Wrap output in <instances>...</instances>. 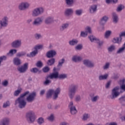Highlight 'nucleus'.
I'll list each match as a JSON object with an SVG mask.
<instances>
[{
  "instance_id": "38",
  "label": "nucleus",
  "mask_w": 125,
  "mask_h": 125,
  "mask_svg": "<svg viewBox=\"0 0 125 125\" xmlns=\"http://www.w3.org/2000/svg\"><path fill=\"white\" fill-rule=\"evenodd\" d=\"M125 50V46L123 45V46L119 48L118 50L117 51V54H120V53H122V52H124Z\"/></svg>"
},
{
  "instance_id": "52",
  "label": "nucleus",
  "mask_w": 125,
  "mask_h": 125,
  "mask_svg": "<svg viewBox=\"0 0 125 125\" xmlns=\"http://www.w3.org/2000/svg\"><path fill=\"white\" fill-rule=\"evenodd\" d=\"M75 100L76 102H80L81 100H82V98H81V96L80 95H78L76 96Z\"/></svg>"
},
{
  "instance_id": "32",
  "label": "nucleus",
  "mask_w": 125,
  "mask_h": 125,
  "mask_svg": "<svg viewBox=\"0 0 125 125\" xmlns=\"http://www.w3.org/2000/svg\"><path fill=\"white\" fill-rule=\"evenodd\" d=\"M89 118H90V115L88 113H84L83 114L82 120L83 121H87Z\"/></svg>"
},
{
  "instance_id": "63",
  "label": "nucleus",
  "mask_w": 125,
  "mask_h": 125,
  "mask_svg": "<svg viewBox=\"0 0 125 125\" xmlns=\"http://www.w3.org/2000/svg\"><path fill=\"white\" fill-rule=\"evenodd\" d=\"M98 29L99 31H103L105 28L104 27V25H100V26L98 27Z\"/></svg>"
},
{
  "instance_id": "29",
  "label": "nucleus",
  "mask_w": 125,
  "mask_h": 125,
  "mask_svg": "<svg viewBox=\"0 0 125 125\" xmlns=\"http://www.w3.org/2000/svg\"><path fill=\"white\" fill-rule=\"evenodd\" d=\"M30 72L33 73V74H37V73L41 74L42 73V70H40L37 67H34L30 69Z\"/></svg>"
},
{
  "instance_id": "27",
  "label": "nucleus",
  "mask_w": 125,
  "mask_h": 125,
  "mask_svg": "<svg viewBox=\"0 0 125 125\" xmlns=\"http://www.w3.org/2000/svg\"><path fill=\"white\" fill-rule=\"evenodd\" d=\"M118 100L122 106H125V95L119 98Z\"/></svg>"
},
{
  "instance_id": "59",
  "label": "nucleus",
  "mask_w": 125,
  "mask_h": 125,
  "mask_svg": "<svg viewBox=\"0 0 125 125\" xmlns=\"http://www.w3.org/2000/svg\"><path fill=\"white\" fill-rule=\"evenodd\" d=\"M125 79H123V80H121L118 82V83L120 84V85H123L125 84Z\"/></svg>"
},
{
  "instance_id": "16",
  "label": "nucleus",
  "mask_w": 125,
  "mask_h": 125,
  "mask_svg": "<svg viewBox=\"0 0 125 125\" xmlns=\"http://www.w3.org/2000/svg\"><path fill=\"white\" fill-rule=\"evenodd\" d=\"M28 65H29L28 63H24L23 65L18 68V70L20 73H25L28 69Z\"/></svg>"
},
{
  "instance_id": "33",
  "label": "nucleus",
  "mask_w": 125,
  "mask_h": 125,
  "mask_svg": "<svg viewBox=\"0 0 125 125\" xmlns=\"http://www.w3.org/2000/svg\"><path fill=\"white\" fill-rule=\"evenodd\" d=\"M75 14L77 16H81L83 14V9H77L75 11Z\"/></svg>"
},
{
  "instance_id": "24",
  "label": "nucleus",
  "mask_w": 125,
  "mask_h": 125,
  "mask_svg": "<svg viewBox=\"0 0 125 125\" xmlns=\"http://www.w3.org/2000/svg\"><path fill=\"white\" fill-rule=\"evenodd\" d=\"M46 64L48 66H52L55 64V58H52L49 59L47 62Z\"/></svg>"
},
{
  "instance_id": "21",
  "label": "nucleus",
  "mask_w": 125,
  "mask_h": 125,
  "mask_svg": "<svg viewBox=\"0 0 125 125\" xmlns=\"http://www.w3.org/2000/svg\"><path fill=\"white\" fill-rule=\"evenodd\" d=\"M8 20L9 18L7 16H4L1 20V22H2L5 28H6L8 26Z\"/></svg>"
},
{
  "instance_id": "6",
  "label": "nucleus",
  "mask_w": 125,
  "mask_h": 125,
  "mask_svg": "<svg viewBox=\"0 0 125 125\" xmlns=\"http://www.w3.org/2000/svg\"><path fill=\"white\" fill-rule=\"evenodd\" d=\"M89 40H90L91 42H93L94 41L96 42V43L98 44V48H101V46L103 45V43H104V42H103V41L100 40V39L97 38L95 37V36H94L93 35H91L88 37Z\"/></svg>"
},
{
  "instance_id": "12",
  "label": "nucleus",
  "mask_w": 125,
  "mask_h": 125,
  "mask_svg": "<svg viewBox=\"0 0 125 125\" xmlns=\"http://www.w3.org/2000/svg\"><path fill=\"white\" fill-rule=\"evenodd\" d=\"M68 107L70 109V113L71 115H76L78 113V110L76 108V106L74 105V103L70 102L68 105Z\"/></svg>"
},
{
  "instance_id": "13",
  "label": "nucleus",
  "mask_w": 125,
  "mask_h": 125,
  "mask_svg": "<svg viewBox=\"0 0 125 125\" xmlns=\"http://www.w3.org/2000/svg\"><path fill=\"white\" fill-rule=\"evenodd\" d=\"M22 45V41L21 40H16L11 43V46L14 48H19Z\"/></svg>"
},
{
  "instance_id": "44",
  "label": "nucleus",
  "mask_w": 125,
  "mask_h": 125,
  "mask_svg": "<svg viewBox=\"0 0 125 125\" xmlns=\"http://www.w3.org/2000/svg\"><path fill=\"white\" fill-rule=\"evenodd\" d=\"M60 80H64V79H67V74H59V78Z\"/></svg>"
},
{
  "instance_id": "23",
  "label": "nucleus",
  "mask_w": 125,
  "mask_h": 125,
  "mask_svg": "<svg viewBox=\"0 0 125 125\" xmlns=\"http://www.w3.org/2000/svg\"><path fill=\"white\" fill-rule=\"evenodd\" d=\"M112 19L113 22V23H115V24H117V23H118L119 21V17L115 12L112 13Z\"/></svg>"
},
{
  "instance_id": "46",
  "label": "nucleus",
  "mask_w": 125,
  "mask_h": 125,
  "mask_svg": "<svg viewBox=\"0 0 125 125\" xmlns=\"http://www.w3.org/2000/svg\"><path fill=\"white\" fill-rule=\"evenodd\" d=\"M43 73H48L49 71H50V68L48 66H45L42 69Z\"/></svg>"
},
{
  "instance_id": "48",
  "label": "nucleus",
  "mask_w": 125,
  "mask_h": 125,
  "mask_svg": "<svg viewBox=\"0 0 125 125\" xmlns=\"http://www.w3.org/2000/svg\"><path fill=\"white\" fill-rule=\"evenodd\" d=\"M80 36L83 38H85L87 37V31H85V32L81 31Z\"/></svg>"
},
{
  "instance_id": "49",
  "label": "nucleus",
  "mask_w": 125,
  "mask_h": 125,
  "mask_svg": "<svg viewBox=\"0 0 125 125\" xmlns=\"http://www.w3.org/2000/svg\"><path fill=\"white\" fill-rule=\"evenodd\" d=\"M76 50H82L83 49V44H79L75 47Z\"/></svg>"
},
{
  "instance_id": "28",
  "label": "nucleus",
  "mask_w": 125,
  "mask_h": 125,
  "mask_svg": "<svg viewBox=\"0 0 125 125\" xmlns=\"http://www.w3.org/2000/svg\"><path fill=\"white\" fill-rule=\"evenodd\" d=\"M8 123H9V119L5 118L1 121L0 125H8Z\"/></svg>"
},
{
  "instance_id": "51",
  "label": "nucleus",
  "mask_w": 125,
  "mask_h": 125,
  "mask_svg": "<svg viewBox=\"0 0 125 125\" xmlns=\"http://www.w3.org/2000/svg\"><path fill=\"white\" fill-rule=\"evenodd\" d=\"M36 66L38 68H42V61H39L36 63Z\"/></svg>"
},
{
  "instance_id": "60",
  "label": "nucleus",
  "mask_w": 125,
  "mask_h": 125,
  "mask_svg": "<svg viewBox=\"0 0 125 125\" xmlns=\"http://www.w3.org/2000/svg\"><path fill=\"white\" fill-rule=\"evenodd\" d=\"M2 85L3 86H7L8 85V81L5 80L2 83Z\"/></svg>"
},
{
  "instance_id": "61",
  "label": "nucleus",
  "mask_w": 125,
  "mask_h": 125,
  "mask_svg": "<svg viewBox=\"0 0 125 125\" xmlns=\"http://www.w3.org/2000/svg\"><path fill=\"white\" fill-rule=\"evenodd\" d=\"M109 19V18L106 16H104L102 17L101 20H103V21H104V22H107L108 21V20Z\"/></svg>"
},
{
  "instance_id": "39",
  "label": "nucleus",
  "mask_w": 125,
  "mask_h": 125,
  "mask_svg": "<svg viewBox=\"0 0 125 125\" xmlns=\"http://www.w3.org/2000/svg\"><path fill=\"white\" fill-rule=\"evenodd\" d=\"M42 48H43V45H37L35 46L34 50H36V51H38V50H39V49H42Z\"/></svg>"
},
{
  "instance_id": "2",
  "label": "nucleus",
  "mask_w": 125,
  "mask_h": 125,
  "mask_svg": "<svg viewBox=\"0 0 125 125\" xmlns=\"http://www.w3.org/2000/svg\"><path fill=\"white\" fill-rule=\"evenodd\" d=\"M61 92V90L60 88H57L55 90L52 89H49L47 91L46 95V98L47 99H49L51 98V97L53 95V100H57L58 98V95L60 94V92Z\"/></svg>"
},
{
  "instance_id": "7",
  "label": "nucleus",
  "mask_w": 125,
  "mask_h": 125,
  "mask_svg": "<svg viewBox=\"0 0 125 125\" xmlns=\"http://www.w3.org/2000/svg\"><path fill=\"white\" fill-rule=\"evenodd\" d=\"M123 37H125V32H121L119 34V37L114 38L111 42L113 43L121 44V43H122V42H123Z\"/></svg>"
},
{
  "instance_id": "22",
  "label": "nucleus",
  "mask_w": 125,
  "mask_h": 125,
  "mask_svg": "<svg viewBox=\"0 0 125 125\" xmlns=\"http://www.w3.org/2000/svg\"><path fill=\"white\" fill-rule=\"evenodd\" d=\"M54 21V20L52 17H47L45 19L44 23L47 25H49V24H51Z\"/></svg>"
},
{
  "instance_id": "30",
  "label": "nucleus",
  "mask_w": 125,
  "mask_h": 125,
  "mask_svg": "<svg viewBox=\"0 0 125 125\" xmlns=\"http://www.w3.org/2000/svg\"><path fill=\"white\" fill-rule=\"evenodd\" d=\"M13 62L14 65H16V66H19V65H21V60H20L18 58H15L14 59Z\"/></svg>"
},
{
  "instance_id": "8",
  "label": "nucleus",
  "mask_w": 125,
  "mask_h": 125,
  "mask_svg": "<svg viewBox=\"0 0 125 125\" xmlns=\"http://www.w3.org/2000/svg\"><path fill=\"white\" fill-rule=\"evenodd\" d=\"M119 89H120V86H117L112 90L111 95L110 96L111 99H115L120 95Z\"/></svg>"
},
{
  "instance_id": "53",
  "label": "nucleus",
  "mask_w": 125,
  "mask_h": 125,
  "mask_svg": "<svg viewBox=\"0 0 125 125\" xmlns=\"http://www.w3.org/2000/svg\"><path fill=\"white\" fill-rule=\"evenodd\" d=\"M35 38L36 40H40V39L42 38L41 34L36 33L35 35Z\"/></svg>"
},
{
  "instance_id": "40",
  "label": "nucleus",
  "mask_w": 125,
  "mask_h": 125,
  "mask_svg": "<svg viewBox=\"0 0 125 125\" xmlns=\"http://www.w3.org/2000/svg\"><path fill=\"white\" fill-rule=\"evenodd\" d=\"M22 91V89H20L19 90H16L14 92V96L17 97L19 96V94L21 93V91Z\"/></svg>"
},
{
  "instance_id": "37",
  "label": "nucleus",
  "mask_w": 125,
  "mask_h": 125,
  "mask_svg": "<svg viewBox=\"0 0 125 125\" xmlns=\"http://www.w3.org/2000/svg\"><path fill=\"white\" fill-rule=\"evenodd\" d=\"M44 123V119L42 117H40L37 120L38 125H41Z\"/></svg>"
},
{
  "instance_id": "25",
  "label": "nucleus",
  "mask_w": 125,
  "mask_h": 125,
  "mask_svg": "<svg viewBox=\"0 0 125 125\" xmlns=\"http://www.w3.org/2000/svg\"><path fill=\"white\" fill-rule=\"evenodd\" d=\"M69 27V23H63L62 26H61L60 28V30L61 32H63V31H64V30H66V29H68Z\"/></svg>"
},
{
  "instance_id": "14",
  "label": "nucleus",
  "mask_w": 125,
  "mask_h": 125,
  "mask_svg": "<svg viewBox=\"0 0 125 125\" xmlns=\"http://www.w3.org/2000/svg\"><path fill=\"white\" fill-rule=\"evenodd\" d=\"M29 6L30 4L28 2H22L20 4L19 9L20 10H26L29 8Z\"/></svg>"
},
{
  "instance_id": "34",
  "label": "nucleus",
  "mask_w": 125,
  "mask_h": 125,
  "mask_svg": "<svg viewBox=\"0 0 125 125\" xmlns=\"http://www.w3.org/2000/svg\"><path fill=\"white\" fill-rule=\"evenodd\" d=\"M124 8H125V6L123 4H120L116 8V11L117 12H121L122 10H123Z\"/></svg>"
},
{
  "instance_id": "17",
  "label": "nucleus",
  "mask_w": 125,
  "mask_h": 125,
  "mask_svg": "<svg viewBox=\"0 0 125 125\" xmlns=\"http://www.w3.org/2000/svg\"><path fill=\"white\" fill-rule=\"evenodd\" d=\"M42 21H43L42 18L41 17L36 18L35 19H34V21L32 23V25H34V26H39L42 24Z\"/></svg>"
},
{
  "instance_id": "43",
  "label": "nucleus",
  "mask_w": 125,
  "mask_h": 125,
  "mask_svg": "<svg viewBox=\"0 0 125 125\" xmlns=\"http://www.w3.org/2000/svg\"><path fill=\"white\" fill-rule=\"evenodd\" d=\"M64 63H65V59L63 58L61 60V62H59L58 64L57 65L58 68H59V67H62Z\"/></svg>"
},
{
  "instance_id": "54",
  "label": "nucleus",
  "mask_w": 125,
  "mask_h": 125,
  "mask_svg": "<svg viewBox=\"0 0 125 125\" xmlns=\"http://www.w3.org/2000/svg\"><path fill=\"white\" fill-rule=\"evenodd\" d=\"M26 55V52H22L21 53H18L17 54V57H21V56H25Z\"/></svg>"
},
{
  "instance_id": "45",
  "label": "nucleus",
  "mask_w": 125,
  "mask_h": 125,
  "mask_svg": "<svg viewBox=\"0 0 125 125\" xmlns=\"http://www.w3.org/2000/svg\"><path fill=\"white\" fill-rule=\"evenodd\" d=\"M98 99H99V96H95L91 97V100L92 102H97V100H98Z\"/></svg>"
},
{
  "instance_id": "36",
  "label": "nucleus",
  "mask_w": 125,
  "mask_h": 125,
  "mask_svg": "<svg viewBox=\"0 0 125 125\" xmlns=\"http://www.w3.org/2000/svg\"><path fill=\"white\" fill-rule=\"evenodd\" d=\"M107 78H108V74L100 75L99 76V81H103V80H107Z\"/></svg>"
},
{
  "instance_id": "56",
  "label": "nucleus",
  "mask_w": 125,
  "mask_h": 125,
  "mask_svg": "<svg viewBox=\"0 0 125 125\" xmlns=\"http://www.w3.org/2000/svg\"><path fill=\"white\" fill-rule=\"evenodd\" d=\"M10 105V103H9V101H7L6 103H3V108H7V107H9Z\"/></svg>"
},
{
  "instance_id": "35",
  "label": "nucleus",
  "mask_w": 125,
  "mask_h": 125,
  "mask_svg": "<svg viewBox=\"0 0 125 125\" xmlns=\"http://www.w3.org/2000/svg\"><path fill=\"white\" fill-rule=\"evenodd\" d=\"M116 49V46L115 45H111L109 47H108L107 50L109 52H113L114 50Z\"/></svg>"
},
{
  "instance_id": "9",
  "label": "nucleus",
  "mask_w": 125,
  "mask_h": 125,
  "mask_svg": "<svg viewBox=\"0 0 125 125\" xmlns=\"http://www.w3.org/2000/svg\"><path fill=\"white\" fill-rule=\"evenodd\" d=\"M36 97H37V92L34 91L29 94L28 96L26 97V100L28 103H32L35 101Z\"/></svg>"
},
{
  "instance_id": "62",
  "label": "nucleus",
  "mask_w": 125,
  "mask_h": 125,
  "mask_svg": "<svg viewBox=\"0 0 125 125\" xmlns=\"http://www.w3.org/2000/svg\"><path fill=\"white\" fill-rule=\"evenodd\" d=\"M111 85V81H109L107 82L106 84H105V88L108 89L110 87V86Z\"/></svg>"
},
{
  "instance_id": "26",
  "label": "nucleus",
  "mask_w": 125,
  "mask_h": 125,
  "mask_svg": "<svg viewBox=\"0 0 125 125\" xmlns=\"http://www.w3.org/2000/svg\"><path fill=\"white\" fill-rule=\"evenodd\" d=\"M78 42L79 41H78V40L73 39L72 40L69 41V44L71 46H74V45H77Z\"/></svg>"
},
{
  "instance_id": "15",
  "label": "nucleus",
  "mask_w": 125,
  "mask_h": 125,
  "mask_svg": "<svg viewBox=\"0 0 125 125\" xmlns=\"http://www.w3.org/2000/svg\"><path fill=\"white\" fill-rule=\"evenodd\" d=\"M56 54H57V53L55 50H51L47 52L46 57L47 58H53L54 56H56Z\"/></svg>"
},
{
  "instance_id": "1",
  "label": "nucleus",
  "mask_w": 125,
  "mask_h": 125,
  "mask_svg": "<svg viewBox=\"0 0 125 125\" xmlns=\"http://www.w3.org/2000/svg\"><path fill=\"white\" fill-rule=\"evenodd\" d=\"M29 93H30V92L29 91H27L21 94L15 101V106H16V105H18V107L20 109H24L27 105V102L25 101V96H27Z\"/></svg>"
},
{
  "instance_id": "55",
  "label": "nucleus",
  "mask_w": 125,
  "mask_h": 125,
  "mask_svg": "<svg viewBox=\"0 0 125 125\" xmlns=\"http://www.w3.org/2000/svg\"><path fill=\"white\" fill-rule=\"evenodd\" d=\"M38 52H39V51H36V50H34L33 51L31 52L30 54L32 57L36 56L37 54H38Z\"/></svg>"
},
{
  "instance_id": "11",
  "label": "nucleus",
  "mask_w": 125,
  "mask_h": 125,
  "mask_svg": "<svg viewBox=\"0 0 125 125\" xmlns=\"http://www.w3.org/2000/svg\"><path fill=\"white\" fill-rule=\"evenodd\" d=\"M56 70H57L56 67H54L53 72L49 75L48 76H47V78H49L50 80H53V79L56 80V79H58L59 77V72L56 71Z\"/></svg>"
},
{
  "instance_id": "58",
  "label": "nucleus",
  "mask_w": 125,
  "mask_h": 125,
  "mask_svg": "<svg viewBox=\"0 0 125 125\" xmlns=\"http://www.w3.org/2000/svg\"><path fill=\"white\" fill-rule=\"evenodd\" d=\"M48 120L50 121V122H53V121L54 120V116L53 114H51L50 116L48 117Z\"/></svg>"
},
{
  "instance_id": "57",
  "label": "nucleus",
  "mask_w": 125,
  "mask_h": 125,
  "mask_svg": "<svg viewBox=\"0 0 125 125\" xmlns=\"http://www.w3.org/2000/svg\"><path fill=\"white\" fill-rule=\"evenodd\" d=\"M6 56H2L0 57V66L1 64V62H2V61H3V60H6Z\"/></svg>"
},
{
  "instance_id": "47",
  "label": "nucleus",
  "mask_w": 125,
  "mask_h": 125,
  "mask_svg": "<svg viewBox=\"0 0 125 125\" xmlns=\"http://www.w3.org/2000/svg\"><path fill=\"white\" fill-rule=\"evenodd\" d=\"M111 34H112V31L110 30H108L105 32V39H108L110 36H111Z\"/></svg>"
},
{
  "instance_id": "3",
  "label": "nucleus",
  "mask_w": 125,
  "mask_h": 125,
  "mask_svg": "<svg viewBox=\"0 0 125 125\" xmlns=\"http://www.w3.org/2000/svg\"><path fill=\"white\" fill-rule=\"evenodd\" d=\"M78 88L79 85L76 84L72 83L69 86L68 96L70 99H73L74 98Z\"/></svg>"
},
{
  "instance_id": "41",
  "label": "nucleus",
  "mask_w": 125,
  "mask_h": 125,
  "mask_svg": "<svg viewBox=\"0 0 125 125\" xmlns=\"http://www.w3.org/2000/svg\"><path fill=\"white\" fill-rule=\"evenodd\" d=\"M49 78H45V81L43 82L44 85H49V84H50L51 83V81L50 80H48Z\"/></svg>"
},
{
  "instance_id": "4",
  "label": "nucleus",
  "mask_w": 125,
  "mask_h": 125,
  "mask_svg": "<svg viewBox=\"0 0 125 125\" xmlns=\"http://www.w3.org/2000/svg\"><path fill=\"white\" fill-rule=\"evenodd\" d=\"M26 119L28 124H33L36 121L35 112L32 111H28L26 114Z\"/></svg>"
},
{
  "instance_id": "10",
  "label": "nucleus",
  "mask_w": 125,
  "mask_h": 125,
  "mask_svg": "<svg viewBox=\"0 0 125 125\" xmlns=\"http://www.w3.org/2000/svg\"><path fill=\"white\" fill-rule=\"evenodd\" d=\"M83 64L85 66V67H87V68H91L95 67V63L94 62L89 59L84 60L83 61Z\"/></svg>"
},
{
  "instance_id": "42",
  "label": "nucleus",
  "mask_w": 125,
  "mask_h": 125,
  "mask_svg": "<svg viewBox=\"0 0 125 125\" xmlns=\"http://www.w3.org/2000/svg\"><path fill=\"white\" fill-rule=\"evenodd\" d=\"M65 0V3L67 4V5H69L71 6V5H73L74 4V0Z\"/></svg>"
},
{
  "instance_id": "19",
  "label": "nucleus",
  "mask_w": 125,
  "mask_h": 125,
  "mask_svg": "<svg viewBox=\"0 0 125 125\" xmlns=\"http://www.w3.org/2000/svg\"><path fill=\"white\" fill-rule=\"evenodd\" d=\"M72 13H74V10H73V9L66 8L64 11V15L66 17H69V16H71V15H72Z\"/></svg>"
},
{
  "instance_id": "31",
  "label": "nucleus",
  "mask_w": 125,
  "mask_h": 125,
  "mask_svg": "<svg viewBox=\"0 0 125 125\" xmlns=\"http://www.w3.org/2000/svg\"><path fill=\"white\" fill-rule=\"evenodd\" d=\"M17 52V50L15 49H11L9 51L8 53H7V55L12 56V55H14L15 53Z\"/></svg>"
},
{
  "instance_id": "5",
  "label": "nucleus",
  "mask_w": 125,
  "mask_h": 125,
  "mask_svg": "<svg viewBox=\"0 0 125 125\" xmlns=\"http://www.w3.org/2000/svg\"><path fill=\"white\" fill-rule=\"evenodd\" d=\"M44 12V8H43V7H38L34 9L32 11L31 15L33 17H38V16H40V15H42V14H43Z\"/></svg>"
},
{
  "instance_id": "18",
  "label": "nucleus",
  "mask_w": 125,
  "mask_h": 125,
  "mask_svg": "<svg viewBox=\"0 0 125 125\" xmlns=\"http://www.w3.org/2000/svg\"><path fill=\"white\" fill-rule=\"evenodd\" d=\"M96 11H97V5L92 4L90 6L89 9V13L94 14Z\"/></svg>"
},
{
  "instance_id": "20",
  "label": "nucleus",
  "mask_w": 125,
  "mask_h": 125,
  "mask_svg": "<svg viewBox=\"0 0 125 125\" xmlns=\"http://www.w3.org/2000/svg\"><path fill=\"white\" fill-rule=\"evenodd\" d=\"M82 60H83V58L78 55H74L72 57V61H73V62H75V63H78V62H81Z\"/></svg>"
},
{
  "instance_id": "64",
  "label": "nucleus",
  "mask_w": 125,
  "mask_h": 125,
  "mask_svg": "<svg viewBox=\"0 0 125 125\" xmlns=\"http://www.w3.org/2000/svg\"><path fill=\"white\" fill-rule=\"evenodd\" d=\"M120 88L122 90H124V91H125V84H124V85H121Z\"/></svg>"
},
{
  "instance_id": "50",
  "label": "nucleus",
  "mask_w": 125,
  "mask_h": 125,
  "mask_svg": "<svg viewBox=\"0 0 125 125\" xmlns=\"http://www.w3.org/2000/svg\"><path fill=\"white\" fill-rule=\"evenodd\" d=\"M110 67V62H106L104 65L103 67L104 70H108V68Z\"/></svg>"
}]
</instances>
